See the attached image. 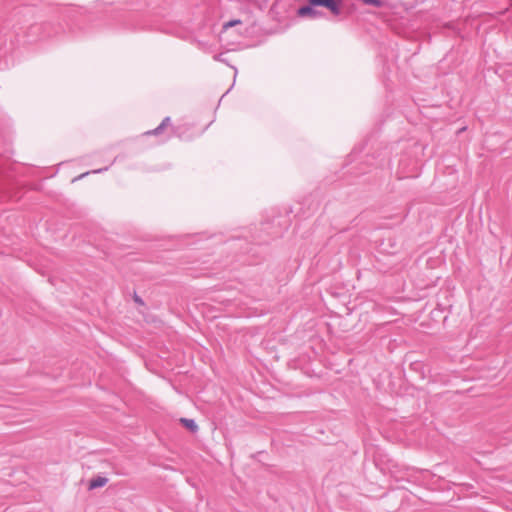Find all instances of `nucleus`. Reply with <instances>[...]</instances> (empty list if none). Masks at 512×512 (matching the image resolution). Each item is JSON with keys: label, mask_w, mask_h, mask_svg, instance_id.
<instances>
[{"label": "nucleus", "mask_w": 512, "mask_h": 512, "mask_svg": "<svg viewBox=\"0 0 512 512\" xmlns=\"http://www.w3.org/2000/svg\"><path fill=\"white\" fill-rule=\"evenodd\" d=\"M364 4L381 7L383 2L381 0H361Z\"/></svg>", "instance_id": "nucleus-5"}, {"label": "nucleus", "mask_w": 512, "mask_h": 512, "mask_svg": "<svg viewBox=\"0 0 512 512\" xmlns=\"http://www.w3.org/2000/svg\"><path fill=\"white\" fill-rule=\"evenodd\" d=\"M108 482V479L105 477H97L90 481L89 488L95 489L99 487H103Z\"/></svg>", "instance_id": "nucleus-3"}, {"label": "nucleus", "mask_w": 512, "mask_h": 512, "mask_svg": "<svg viewBox=\"0 0 512 512\" xmlns=\"http://www.w3.org/2000/svg\"><path fill=\"white\" fill-rule=\"evenodd\" d=\"M107 168L105 169H98V170H94L93 173H99V172H102L103 170H106Z\"/></svg>", "instance_id": "nucleus-7"}, {"label": "nucleus", "mask_w": 512, "mask_h": 512, "mask_svg": "<svg viewBox=\"0 0 512 512\" xmlns=\"http://www.w3.org/2000/svg\"><path fill=\"white\" fill-rule=\"evenodd\" d=\"M87 174H88V172H87V173H83V174H81L78 178H83V177H84L85 175H87Z\"/></svg>", "instance_id": "nucleus-8"}, {"label": "nucleus", "mask_w": 512, "mask_h": 512, "mask_svg": "<svg viewBox=\"0 0 512 512\" xmlns=\"http://www.w3.org/2000/svg\"><path fill=\"white\" fill-rule=\"evenodd\" d=\"M240 23H241V21H240V20H238V19H236V20H231V21H229V22L225 23V24L223 25V28H224V29H228V28L233 27V26H235V25H238V24H240Z\"/></svg>", "instance_id": "nucleus-6"}, {"label": "nucleus", "mask_w": 512, "mask_h": 512, "mask_svg": "<svg viewBox=\"0 0 512 512\" xmlns=\"http://www.w3.org/2000/svg\"><path fill=\"white\" fill-rule=\"evenodd\" d=\"M309 3V6H303L298 9L297 15L299 17L317 18L322 16V13L314 9L313 6H324L334 15H339L341 12L340 4L336 0H309Z\"/></svg>", "instance_id": "nucleus-1"}, {"label": "nucleus", "mask_w": 512, "mask_h": 512, "mask_svg": "<svg viewBox=\"0 0 512 512\" xmlns=\"http://www.w3.org/2000/svg\"><path fill=\"white\" fill-rule=\"evenodd\" d=\"M180 422L183 424L185 428H187L189 431L193 433L198 430V426L193 419L181 418Z\"/></svg>", "instance_id": "nucleus-2"}, {"label": "nucleus", "mask_w": 512, "mask_h": 512, "mask_svg": "<svg viewBox=\"0 0 512 512\" xmlns=\"http://www.w3.org/2000/svg\"><path fill=\"white\" fill-rule=\"evenodd\" d=\"M170 123V117H166L163 119V121L161 122V124L155 128L154 130H151V131H148L146 132L147 135H158L160 134V132L166 127L168 126Z\"/></svg>", "instance_id": "nucleus-4"}]
</instances>
